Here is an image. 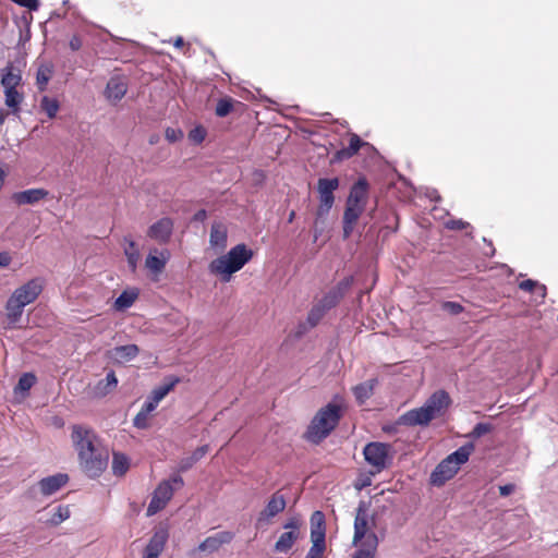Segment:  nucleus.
Returning <instances> with one entry per match:
<instances>
[{"label":"nucleus","mask_w":558,"mask_h":558,"mask_svg":"<svg viewBox=\"0 0 558 558\" xmlns=\"http://www.w3.org/2000/svg\"><path fill=\"white\" fill-rule=\"evenodd\" d=\"M283 527L288 531L283 532L275 544V550L278 553H288L300 537L299 520L291 519Z\"/></svg>","instance_id":"12"},{"label":"nucleus","mask_w":558,"mask_h":558,"mask_svg":"<svg viewBox=\"0 0 558 558\" xmlns=\"http://www.w3.org/2000/svg\"><path fill=\"white\" fill-rule=\"evenodd\" d=\"M138 298V290L131 289L124 290L114 301V308L117 311H124L131 307Z\"/></svg>","instance_id":"31"},{"label":"nucleus","mask_w":558,"mask_h":558,"mask_svg":"<svg viewBox=\"0 0 558 558\" xmlns=\"http://www.w3.org/2000/svg\"><path fill=\"white\" fill-rule=\"evenodd\" d=\"M49 192L45 189H29L17 192L13 195V199L17 205L36 204L47 197Z\"/></svg>","instance_id":"24"},{"label":"nucleus","mask_w":558,"mask_h":558,"mask_svg":"<svg viewBox=\"0 0 558 558\" xmlns=\"http://www.w3.org/2000/svg\"><path fill=\"white\" fill-rule=\"evenodd\" d=\"M36 383V376L32 373L23 374L17 383V388L22 391L29 390Z\"/></svg>","instance_id":"41"},{"label":"nucleus","mask_w":558,"mask_h":558,"mask_svg":"<svg viewBox=\"0 0 558 558\" xmlns=\"http://www.w3.org/2000/svg\"><path fill=\"white\" fill-rule=\"evenodd\" d=\"M376 383V379H371L361 383L353 388V395L359 404H363L367 399L372 397Z\"/></svg>","instance_id":"30"},{"label":"nucleus","mask_w":558,"mask_h":558,"mask_svg":"<svg viewBox=\"0 0 558 558\" xmlns=\"http://www.w3.org/2000/svg\"><path fill=\"white\" fill-rule=\"evenodd\" d=\"M138 353L140 348L136 344L116 347L109 352L110 357L119 363L132 361L138 355Z\"/></svg>","instance_id":"27"},{"label":"nucleus","mask_w":558,"mask_h":558,"mask_svg":"<svg viewBox=\"0 0 558 558\" xmlns=\"http://www.w3.org/2000/svg\"><path fill=\"white\" fill-rule=\"evenodd\" d=\"M149 416V413L141 410L133 418V425L138 429H147L150 426Z\"/></svg>","instance_id":"42"},{"label":"nucleus","mask_w":558,"mask_h":558,"mask_svg":"<svg viewBox=\"0 0 558 558\" xmlns=\"http://www.w3.org/2000/svg\"><path fill=\"white\" fill-rule=\"evenodd\" d=\"M123 251L128 260L129 268L132 272H135L137 269L138 262L141 259L138 246L134 240L126 236L123 239Z\"/></svg>","instance_id":"26"},{"label":"nucleus","mask_w":558,"mask_h":558,"mask_svg":"<svg viewBox=\"0 0 558 558\" xmlns=\"http://www.w3.org/2000/svg\"><path fill=\"white\" fill-rule=\"evenodd\" d=\"M391 446L384 442H369L364 447L363 454L366 462L375 469L376 473L389 466L391 462Z\"/></svg>","instance_id":"8"},{"label":"nucleus","mask_w":558,"mask_h":558,"mask_svg":"<svg viewBox=\"0 0 558 558\" xmlns=\"http://www.w3.org/2000/svg\"><path fill=\"white\" fill-rule=\"evenodd\" d=\"M343 415L341 404L330 402L317 411L312 418L304 438L313 444H319L327 438L331 432L338 426Z\"/></svg>","instance_id":"3"},{"label":"nucleus","mask_w":558,"mask_h":558,"mask_svg":"<svg viewBox=\"0 0 558 558\" xmlns=\"http://www.w3.org/2000/svg\"><path fill=\"white\" fill-rule=\"evenodd\" d=\"M126 90L128 86L122 80L118 77H112L107 83L105 94L107 99L116 102L124 97Z\"/></svg>","instance_id":"28"},{"label":"nucleus","mask_w":558,"mask_h":558,"mask_svg":"<svg viewBox=\"0 0 558 558\" xmlns=\"http://www.w3.org/2000/svg\"><path fill=\"white\" fill-rule=\"evenodd\" d=\"M515 486L513 484H506L499 486V493L501 496H508L514 490Z\"/></svg>","instance_id":"54"},{"label":"nucleus","mask_w":558,"mask_h":558,"mask_svg":"<svg viewBox=\"0 0 558 558\" xmlns=\"http://www.w3.org/2000/svg\"><path fill=\"white\" fill-rule=\"evenodd\" d=\"M165 136L168 142L174 143L183 137V132L180 129L167 128Z\"/></svg>","instance_id":"46"},{"label":"nucleus","mask_w":558,"mask_h":558,"mask_svg":"<svg viewBox=\"0 0 558 558\" xmlns=\"http://www.w3.org/2000/svg\"><path fill=\"white\" fill-rule=\"evenodd\" d=\"M173 45L177 48H182L184 46V39L181 36H179L174 39Z\"/></svg>","instance_id":"58"},{"label":"nucleus","mask_w":558,"mask_h":558,"mask_svg":"<svg viewBox=\"0 0 558 558\" xmlns=\"http://www.w3.org/2000/svg\"><path fill=\"white\" fill-rule=\"evenodd\" d=\"M208 452V445L196 448L191 454L196 462L201 460Z\"/></svg>","instance_id":"52"},{"label":"nucleus","mask_w":558,"mask_h":558,"mask_svg":"<svg viewBox=\"0 0 558 558\" xmlns=\"http://www.w3.org/2000/svg\"><path fill=\"white\" fill-rule=\"evenodd\" d=\"M450 404L449 393L445 390H437L422 407L409 410L400 415L397 424L410 427L427 426L433 420L444 416Z\"/></svg>","instance_id":"2"},{"label":"nucleus","mask_w":558,"mask_h":558,"mask_svg":"<svg viewBox=\"0 0 558 558\" xmlns=\"http://www.w3.org/2000/svg\"><path fill=\"white\" fill-rule=\"evenodd\" d=\"M7 118V113L3 110H0V125L4 123Z\"/></svg>","instance_id":"59"},{"label":"nucleus","mask_w":558,"mask_h":558,"mask_svg":"<svg viewBox=\"0 0 558 558\" xmlns=\"http://www.w3.org/2000/svg\"><path fill=\"white\" fill-rule=\"evenodd\" d=\"M118 386V378L116 376V373L113 371H110L106 378L102 380H99L97 385L95 386V396L97 397H105L111 391H113Z\"/></svg>","instance_id":"29"},{"label":"nucleus","mask_w":558,"mask_h":558,"mask_svg":"<svg viewBox=\"0 0 558 558\" xmlns=\"http://www.w3.org/2000/svg\"><path fill=\"white\" fill-rule=\"evenodd\" d=\"M70 517V509L66 506H59L50 519V523L58 525Z\"/></svg>","instance_id":"40"},{"label":"nucleus","mask_w":558,"mask_h":558,"mask_svg":"<svg viewBox=\"0 0 558 558\" xmlns=\"http://www.w3.org/2000/svg\"><path fill=\"white\" fill-rule=\"evenodd\" d=\"M287 506L286 496L281 493V490L275 492L265 508L258 513L255 526L256 529H264L268 526L272 519L281 513Z\"/></svg>","instance_id":"10"},{"label":"nucleus","mask_w":558,"mask_h":558,"mask_svg":"<svg viewBox=\"0 0 558 558\" xmlns=\"http://www.w3.org/2000/svg\"><path fill=\"white\" fill-rule=\"evenodd\" d=\"M69 46L73 51L80 50L83 46L82 38L78 35H73L70 39Z\"/></svg>","instance_id":"51"},{"label":"nucleus","mask_w":558,"mask_h":558,"mask_svg":"<svg viewBox=\"0 0 558 558\" xmlns=\"http://www.w3.org/2000/svg\"><path fill=\"white\" fill-rule=\"evenodd\" d=\"M173 227L174 222L171 218L162 217L148 228L147 236L159 244H166L172 235Z\"/></svg>","instance_id":"13"},{"label":"nucleus","mask_w":558,"mask_h":558,"mask_svg":"<svg viewBox=\"0 0 558 558\" xmlns=\"http://www.w3.org/2000/svg\"><path fill=\"white\" fill-rule=\"evenodd\" d=\"M324 551L325 550L322 549L310 548L305 558H323Z\"/></svg>","instance_id":"56"},{"label":"nucleus","mask_w":558,"mask_h":558,"mask_svg":"<svg viewBox=\"0 0 558 558\" xmlns=\"http://www.w3.org/2000/svg\"><path fill=\"white\" fill-rule=\"evenodd\" d=\"M236 102L238 101L230 96H225V97L220 98L217 101V105L215 108L216 116L219 118L227 117L228 114H230L233 111L234 105Z\"/></svg>","instance_id":"37"},{"label":"nucleus","mask_w":558,"mask_h":558,"mask_svg":"<svg viewBox=\"0 0 558 558\" xmlns=\"http://www.w3.org/2000/svg\"><path fill=\"white\" fill-rule=\"evenodd\" d=\"M12 2L26 8L31 11H37L39 8V1L38 0H11Z\"/></svg>","instance_id":"47"},{"label":"nucleus","mask_w":558,"mask_h":558,"mask_svg":"<svg viewBox=\"0 0 558 558\" xmlns=\"http://www.w3.org/2000/svg\"><path fill=\"white\" fill-rule=\"evenodd\" d=\"M184 481L180 475H173L169 480L161 481L153 493L147 507V515H154L166 508L175 489L183 487Z\"/></svg>","instance_id":"7"},{"label":"nucleus","mask_w":558,"mask_h":558,"mask_svg":"<svg viewBox=\"0 0 558 558\" xmlns=\"http://www.w3.org/2000/svg\"><path fill=\"white\" fill-rule=\"evenodd\" d=\"M22 83V74L21 71L13 65V63H9L2 70V78L1 85L4 89L17 88Z\"/></svg>","instance_id":"25"},{"label":"nucleus","mask_w":558,"mask_h":558,"mask_svg":"<svg viewBox=\"0 0 558 558\" xmlns=\"http://www.w3.org/2000/svg\"><path fill=\"white\" fill-rule=\"evenodd\" d=\"M53 74V66L51 64H41L36 74V85L40 92L46 90L49 81Z\"/></svg>","instance_id":"33"},{"label":"nucleus","mask_w":558,"mask_h":558,"mask_svg":"<svg viewBox=\"0 0 558 558\" xmlns=\"http://www.w3.org/2000/svg\"><path fill=\"white\" fill-rule=\"evenodd\" d=\"M493 426L489 423H477L471 433L468 434L470 438H480L485 434L492 432Z\"/></svg>","instance_id":"43"},{"label":"nucleus","mask_w":558,"mask_h":558,"mask_svg":"<svg viewBox=\"0 0 558 558\" xmlns=\"http://www.w3.org/2000/svg\"><path fill=\"white\" fill-rule=\"evenodd\" d=\"M383 430H384V432H387V433H391V432H393V430H395V427H392V426H384V427H383Z\"/></svg>","instance_id":"61"},{"label":"nucleus","mask_w":558,"mask_h":558,"mask_svg":"<svg viewBox=\"0 0 558 558\" xmlns=\"http://www.w3.org/2000/svg\"><path fill=\"white\" fill-rule=\"evenodd\" d=\"M158 403L157 402H154L153 399H147V401L143 404L142 409L143 411H145L146 413H151L153 411L156 410Z\"/></svg>","instance_id":"53"},{"label":"nucleus","mask_w":558,"mask_h":558,"mask_svg":"<svg viewBox=\"0 0 558 558\" xmlns=\"http://www.w3.org/2000/svg\"><path fill=\"white\" fill-rule=\"evenodd\" d=\"M441 308L451 315H459L463 312V306L458 302L446 301L441 304Z\"/></svg>","instance_id":"45"},{"label":"nucleus","mask_w":558,"mask_h":558,"mask_svg":"<svg viewBox=\"0 0 558 558\" xmlns=\"http://www.w3.org/2000/svg\"><path fill=\"white\" fill-rule=\"evenodd\" d=\"M71 438L82 470L89 477L100 476L108 465L109 456L100 447L95 432L83 425H73Z\"/></svg>","instance_id":"1"},{"label":"nucleus","mask_w":558,"mask_h":558,"mask_svg":"<svg viewBox=\"0 0 558 558\" xmlns=\"http://www.w3.org/2000/svg\"><path fill=\"white\" fill-rule=\"evenodd\" d=\"M340 181L338 178H320L317 181L319 205L316 211L317 217H324L329 213L335 203V191L338 190Z\"/></svg>","instance_id":"9"},{"label":"nucleus","mask_w":558,"mask_h":558,"mask_svg":"<svg viewBox=\"0 0 558 558\" xmlns=\"http://www.w3.org/2000/svg\"><path fill=\"white\" fill-rule=\"evenodd\" d=\"M294 218H295V211H294V210H292V211L289 214L288 221H289V222H292V221L294 220Z\"/></svg>","instance_id":"60"},{"label":"nucleus","mask_w":558,"mask_h":558,"mask_svg":"<svg viewBox=\"0 0 558 558\" xmlns=\"http://www.w3.org/2000/svg\"><path fill=\"white\" fill-rule=\"evenodd\" d=\"M167 539L168 534L166 531L156 532L149 539L147 546L145 547L143 558H158L165 548Z\"/></svg>","instance_id":"23"},{"label":"nucleus","mask_w":558,"mask_h":558,"mask_svg":"<svg viewBox=\"0 0 558 558\" xmlns=\"http://www.w3.org/2000/svg\"><path fill=\"white\" fill-rule=\"evenodd\" d=\"M373 533L371 531L368 506L365 501H360L354 519V535L353 543L356 544L364 539L363 545H367V537Z\"/></svg>","instance_id":"11"},{"label":"nucleus","mask_w":558,"mask_h":558,"mask_svg":"<svg viewBox=\"0 0 558 558\" xmlns=\"http://www.w3.org/2000/svg\"><path fill=\"white\" fill-rule=\"evenodd\" d=\"M43 284L38 278L27 281L17 288L9 298L5 310L10 324H15L22 316L23 308L33 303L41 293Z\"/></svg>","instance_id":"6"},{"label":"nucleus","mask_w":558,"mask_h":558,"mask_svg":"<svg viewBox=\"0 0 558 558\" xmlns=\"http://www.w3.org/2000/svg\"><path fill=\"white\" fill-rule=\"evenodd\" d=\"M68 481V474L58 473L40 480L39 488L43 495L50 496L63 487Z\"/></svg>","instance_id":"20"},{"label":"nucleus","mask_w":558,"mask_h":558,"mask_svg":"<svg viewBox=\"0 0 558 558\" xmlns=\"http://www.w3.org/2000/svg\"><path fill=\"white\" fill-rule=\"evenodd\" d=\"M378 546V538L375 533H371L367 537V545H363L352 558H374Z\"/></svg>","instance_id":"32"},{"label":"nucleus","mask_w":558,"mask_h":558,"mask_svg":"<svg viewBox=\"0 0 558 558\" xmlns=\"http://www.w3.org/2000/svg\"><path fill=\"white\" fill-rule=\"evenodd\" d=\"M40 109L47 114L49 119H53L60 109V104L57 98L44 96L40 99Z\"/></svg>","instance_id":"38"},{"label":"nucleus","mask_w":558,"mask_h":558,"mask_svg":"<svg viewBox=\"0 0 558 558\" xmlns=\"http://www.w3.org/2000/svg\"><path fill=\"white\" fill-rule=\"evenodd\" d=\"M351 279L341 281L336 288L327 292L318 304L327 312L335 307L344 296L345 290L350 287Z\"/></svg>","instance_id":"17"},{"label":"nucleus","mask_w":558,"mask_h":558,"mask_svg":"<svg viewBox=\"0 0 558 558\" xmlns=\"http://www.w3.org/2000/svg\"><path fill=\"white\" fill-rule=\"evenodd\" d=\"M365 145H367V143L364 142L357 134L349 133L348 147L337 150L331 158V163L352 158Z\"/></svg>","instance_id":"15"},{"label":"nucleus","mask_w":558,"mask_h":558,"mask_svg":"<svg viewBox=\"0 0 558 558\" xmlns=\"http://www.w3.org/2000/svg\"><path fill=\"white\" fill-rule=\"evenodd\" d=\"M130 468V459L121 452H113L112 472L116 476H123Z\"/></svg>","instance_id":"34"},{"label":"nucleus","mask_w":558,"mask_h":558,"mask_svg":"<svg viewBox=\"0 0 558 558\" xmlns=\"http://www.w3.org/2000/svg\"><path fill=\"white\" fill-rule=\"evenodd\" d=\"M154 143H155V137H151L150 144H154Z\"/></svg>","instance_id":"63"},{"label":"nucleus","mask_w":558,"mask_h":558,"mask_svg":"<svg viewBox=\"0 0 558 558\" xmlns=\"http://www.w3.org/2000/svg\"><path fill=\"white\" fill-rule=\"evenodd\" d=\"M170 257V253L168 250H163L158 252V250H153L145 259V266L154 274H160Z\"/></svg>","instance_id":"22"},{"label":"nucleus","mask_w":558,"mask_h":558,"mask_svg":"<svg viewBox=\"0 0 558 558\" xmlns=\"http://www.w3.org/2000/svg\"><path fill=\"white\" fill-rule=\"evenodd\" d=\"M368 198V182L365 178H360L351 187L347 203L360 205L365 209Z\"/></svg>","instance_id":"18"},{"label":"nucleus","mask_w":558,"mask_h":558,"mask_svg":"<svg viewBox=\"0 0 558 558\" xmlns=\"http://www.w3.org/2000/svg\"><path fill=\"white\" fill-rule=\"evenodd\" d=\"M537 282L532 279L523 280L519 283V288L526 292H532L536 287Z\"/></svg>","instance_id":"50"},{"label":"nucleus","mask_w":558,"mask_h":558,"mask_svg":"<svg viewBox=\"0 0 558 558\" xmlns=\"http://www.w3.org/2000/svg\"><path fill=\"white\" fill-rule=\"evenodd\" d=\"M180 381L178 377H171L168 383L156 387L150 396L149 399H153L154 402L159 403Z\"/></svg>","instance_id":"35"},{"label":"nucleus","mask_w":558,"mask_h":558,"mask_svg":"<svg viewBox=\"0 0 558 558\" xmlns=\"http://www.w3.org/2000/svg\"><path fill=\"white\" fill-rule=\"evenodd\" d=\"M326 311L317 303L315 304L307 315V323L311 327H315L325 316Z\"/></svg>","instance_id":"39"},{"label":"nucleus","mask_w":558,"mask_h":558,"mask_svg":"<svg viewBox=\"0 0 558 558\" xmlns=\"http://www.w3.org/2000/svg\"><path fill=\"white\" fill-rule=\"evenodd\" d=\"M447 228L448 229H451V230H463L466 228L468 226V222H464L463 220L461 219H458V220H449L447 223H446Z\"/></svg>","instance_id":"48"},{"label":"nucleus","mask_w":558,"mask_h":558,"mask_svg":"<svg viewBox=\"0 0 558 558\" xmlns=\"http://www.w3.org/2000/svg\"><path fill=\"white\" fill-rule=\"evenodd\" d=\"M12 258L8 252L0 253V267H7L10 265Z\"/></svg>","instance_id":"55"},{"label":"nucleus","mask_w":558,"mask_h":558,"mask_svg":"<svg viewBox=\"0 0 558 558\" xmlns=\"http://www.w3.org/2000/svg\"><path fill=\"white\" fill-rule=\"evenodd\" d=\"M228 230L223 222L215 221L210 228L209 243L213 248L223 251L227 246Z\"/></svg>","instance_id":"21"},{"label":"nucleus","mask_w":558,"mask_h":558,"mask_svg":"<svg viewBox=\"0 0 558 558\" xmlns=\"http://www.w3.org/2000/svg\"><path fill=\"white\" fill-rule=\"evenodd\" d=\"M195 463H196V460H194L192 456L189 458H185V459L181 460V462L179 464V471L185 472L189 469H191Z\"/></svg>","instance_id":"49"},{"label":"nucleus","mask_w":558,"mask_h":558,"mask_svg":"<svg viewBox=\"0 0 558 558\" xmlns=\"http://www.w3.org/2000/svg\"><path fill=\"white\" fill-rule=\"evenodd\" d=\"M4 104L7 107L12 109L13 113H17L20 111V106L24 99L22 93L17 92L16 88L4 89Z\"/></svg>","instance_id":"36"},{"label":"nucleus","mask_w":558,"mask_h":558,"mask_svg":"<svg viewBox=\"0 0 558 558\" xmlns=\"http://www.w3.org/2000/svg\"><path fill=\"white\" fill-rule=\"evenodd\" d=\"M312 531H311V538H312V547L315 549H322L325 550V517L322 511H315L312 514Z\"/></svg>","instance_id":"14"},{"label":"nucleus","mask_w":558,"mask_h":558,"mask_svg":"<svg viewBox=\"0 0 558 558\" xmlns=\"http://www.w3.org/2000/svg\"><path fill=\"white\" fill-rule=\"evenodd\" d=\"M206 137V130L203 126H196L189 133V138L195 144H201Z\"/></svg>","instance_id":"44"},{"label":"nucleus","mask_w":558,"mask_h":558,"mask_svg":"<svg viewBox=\"0 0 558 558\" xmlns=\"http://www.w3.org/2000/svg\"><path fill=\"white\" fill-rule=\"evenodd\" d=\"M154 143H155V137H151L150 144H154Z\"/></svg>","instance_id":"62"},{"label":"nucleus","mask_w":558,"mask_h":558,"mask_svg":"<svg viewBox=\"0 0 558 558\" xmlns=\"http://www.w3.org/2000/svg\"><path fill=\"white\" fill-rule=\"evenodd\" d=\"M207 218V211L205 209H199L194 214L193 220L194 221H205Z\"/></svg>","instance_id":"57"},{"label":"nucleus","mask_w":558,"mask_h":558,"mask_svg":"<svg viewBox=\"0 0 558 558\" xmlns=\"http://www.w3.org/2000/svg\"><path fill=\"white\" fill-rule=\"evenodd\" d=\"M363 211L364 208H361L360 205H351L349 203L345 204V209L343 213V239L350 238L354 226Z\"/></svg>","instance_id":"19"},{"label":"nucleus","mask_w":558,"mask_h":558,"mask_svg":"<svg viewBox=\"0 0 558 558\" xmlns=\"http://www.w3.org/2000/svg\"><path fill=\"white\" fill-rule=\"evenodd\" d=\"M474 449V444L468 442L446 457L432 472L430 483L439 487L451 480L458 473L461 465L469 461Z\"/></svg>","instance_id":"5"},{"label":"nucleus","mask_w":558,"mask_h":558,"mask_svg":"<svg viewBox=\"0 0 558 558\" xmlns=\"http://www.w3.org/2000/svg\"><path fill=\"white\" fill-rule=\"evenodd\" d=\"M253 257V251L244 243L233 246L226 255L214 259L209 264V270L214 275H220L223 282H228L231 275L241 270Z\"/></svg>","instance_id":"4"},{"label":"nucleus","mask_w":558,"mask_h":558,"mask_svg":"<svg viewBox=\"0 0 558 558\" xmlns=\"http://www.w3.org/2000/svg\"><path fill=\"white\" fill-rule=\"evenodd\" d=\"M234 537V534L229 531L216 533L215 535L206 537L197 547L198 551L214 553L217 551L222 545L229 544Z\"/></svg>","instance_id":"16"}]
</instances>
